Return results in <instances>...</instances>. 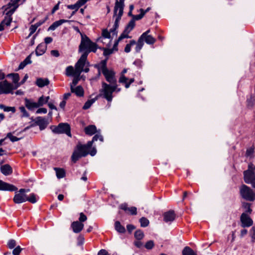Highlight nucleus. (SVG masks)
Returning a JSON list of instances; mask_svg holds the SVG:
<instances>
[{"label":"nucleus","mask_w":255,"mask_h":255,"mask_svg":"<svg viewBox=\"0 0 255 255\" xmlns=\"http://www.w3.org/2000/svg\"><path fill=\"white\" fill-rule=\"evenodd\" d=\"M17 190V187L13 185L7 183L0 180V190L14 191Z\"/></svg>","instance_id":"15"},{"label":"nucleus","mask_w":255,"mask_h":255,"mask_svg":"<svg viewBox=\"0 0 255 255\" xmlns=\"http://www.w3.org/2000/svg\"><path fill=\"white\" fill-rule=\"evenodd\" d=\"M14 89L12 84L8 83L7 80L0 82V94H9Z\"/></svg>","instance_id":"11"},{"label":"nucleus","mask_w":255,"mask_h":255,"mask_svg":"<svg viewBox=\"0 0 255 255\" xmlns=\"http://www.w3.org/2000/svg\"><path fill=\"white\" fill-rule=\"evenodd\" d=\"M81 40L79 46V51H84L83 54H86L87 56L91 52H96L99 48L98 45L92 42L86 35L81 33Z\"/></svg>","instance_id":"3"},{"label":"nucleus","mask_w":255,"mask_h":255,"mask_svg":"<svg viewBox=\"0 0 255 255\" xmlns=\"http://www.w3.org/2000/svg\"><path fill=\"white\" fill-rule=\"evenodd\" d=\"M95 67L98 68L99 73L100 72H102L106 81L109 83L110 85H115V83L117 82L115 77V73L107 68L106 60L102 61L100 65H96Z\"/></svg>","instance_id":"5"},{"label":"nucleus","mask_w":255,"mask_h":255,"mask_svg":"<svg viewBox=\"0 0 255 255\" xmlns=\"http://www.w3.org/2000/svg\"><path fill=\"white\" fill-rule=\"evenodd\" d=\"M30 191V189H20L18 192H16L13 197V202L16 204H20L28 201L32 202V196H27L26 192Z\"/></svg>","instance_id":"8"},{"label":"nucleus","mask_w":255,"mask_h":255,"mask_svg":"<svg viewBox=\"0 0 255 255\" xmlns=\"http://www.w3.org/2000/svg\"><path fill=\"white\" fill-rule=\"evenodd\" d=\"M84 4L85 3L82 0H78L74 4L68 5L67 7L68 9L77 11L81 6Z\"/></svg>","instance_id":"25"},{"label":"nucleus","mask_w":255,"mask_h":255,"mask_svg":"<svg viewBox=\"0 0 255 255\" xmlns=\"http://www.w3.org/2000/svg\"><path fill=\"white\" fill-rule=\"evenodd\" d=\"M0 109L3 110L4 112H11L12 113L15 112V108L14 107H7L3 104H0Z\"/></svg>","instance_id":"36"},{"label":"nucleus","mask_w":255,"mask_h":255,"mask_svg":"<svg viewBox=\"0 0 255 255\" xmlns=\"http://www.w3.org/2000/svg\"><path fill=\"white\" fill-rule=\"evenodd\" d=\"M125 0H116L115 5L114 7V13L115 15L117 14L119 8H124Z\"/></svg>","instance_id":"26"},{"label":"nucleus","mask_w":255,"mask_h":255,"mask_svg":"<svg viewBox=\"0 0 255 255\" xmlns=\"http://www.w3.org/2000/svg\"><path fill=\"white\" fill-rule=\"evenodd\" d=\"M164 221L165 222H172L175 218V214L172 210L169 211L165 213L163 215Z\"/></svg>","instance_id":"18"},{"label":"nucleus","mask_w":255,"mask_h":255,"mask_svg":"<svg viewBox=\"0 0 255 255\" xmlns=\"http://www.w3.org/2000/svg\"><path fill=\"white\" fill-rule=\"evenodd\" d=\"M182 255H197V254L190 247H186L182 251Z\"/></svg>","instance_id":"31"},{"label":"nucleus","mask_w":255,"mask_h":255,"mask_svg":"<svg viewBox=\"0 0 255 255\" xmlns=\"http://www.w3.org/2000/svg\"><path fill=\"white\" fill-rule=\"evenodd\" d=\"M130 31H128L127 29H125L123 32L121 34V35L119 36V41H121L122 39L124 38H129L131 37L129 36L128 34L129 33Z\"/></svg>","instance_id":"37"},{"label":"nucleus","mask_w":255,"mask_h":255,"mask_svg":"<svg viewBox=\"0 0 255 255\" xmlns=\"http://www.w3.org/2000/svg\"><path fill=\"white\" fill-rule=\"evenodd\" d=\"M84 238L82 236H79L77 238V245L78 246H81L84 244Z\"/></svg>","instance_id":"55"},{"label":"nucleus","mask_w":255,"mask_h":255,"mask_svg":"<svg viewBox=\"0 0 255 255\" xmlns=\"http://www.w3.org/2000/svg\"><path fill=\"white\" fill-rule=\"evenodd\" d=\"M6 137H8V138H9V139L12 141V142H14V141H18L19 138L15 136H13L12 133L11 132H8L7 135H6Z\"/></svg>","instance_id":"45"},{"label":"nucleus","mask_w":255,"mask_h":255,"mask_svg":"<svg viewBox=\"0 0 255 255\" xmlns=\"http://www.w3.org/2000/svg\"><path fill=\"white\" fill-rule=\"evenodd\" d=\"M25 106L30 110H32V102L27 99H25Z\"/></svg>","instance_id":"58"},{"label":"nucleus","mask_w":255,"mask_h":255,"mask_svg":"<svg viewBox=\"0 0 255 255\" xmlns=\"http://www.w3.org/2000/svg\"><path fill=\"white\" fill-rule=\"evenodd\" d=\"M92 147V146L88 145V143L86 144H78L77 146V150L82 154L83 157L86 156L89 153L91 155L94 156L96 153V149L93 147L92 149L89 152L88 150Z\"/></svg>","instance_id":"10"},{"label":"nucleus","mask_w":255,"mask_h":255,"mask_svg":"<svg viewBox=\"0 0 255 255\" xmlns=\"http://www.w3.org/2000/svg\"><path fill=\"white\" fill-rule=\"evenodd\" d=\"M242 226L244 228L249 227L253 225V220L246 213H243L241 216Z\"/></svg>","instance_id":"13"},{"label":"nucleus","mask_w":255,"mask_h":255,"mask_svg":"<svg viewBox=\"0 0 255 255\" xmlns=\"http://www.w3.org/2000/svg\"><path fill=\"white\" fill-rule=\"evenodd\" d=\"M134 237L137 240H141L144 237L143 232L140 230H137L134 233Z\"/></svg>","instance_id":"41"},{"label":"nucleus","mask_w":255,"mask_h":255,"mask_svg":"<svg viewBox=\"0 0 255 255\" xmlns=\"http://www.w3.org/2000/svg\"><path fill=\"white\" fill-rule=\"evenodd\" d=\"M16 245V241L13 239L10 240L7 243V247L10 249H13Z\"/></svg>","instance_id":"44"},{"label":"nucleus","mask_w":255,"mask_h":255,"mask_svg":"<svg viewBox=\"0 0 255 255\" xmlns=\"http://www.w3.org/2000/svg\"><path fill=\"white\" fill-rule=\"evenodd\" d=\"M240 193L241 197L247 201H253L255 200V193L254 191L245 184L240 187Z\"/></svg>","instance_id":"9"},{"label":"nucleus","mask_w":255,"mask_h":255,"mask_svg":"<svg viewBox=\"0 0 255 255\" xmlns=\"http://www.w3.org/2000/svg\"><path fill=\"white\" fill-rule=\"evenodd\" d=\"M83 157L77 150H75L72 154L71 158L73 162L75 163L80 158Z\"/></svg>","instance_id":"34"},{"label":"nucleus","mask_w":255,"mask_h":255,"mask_svg":"<svg viewBox=\"0 0 255 255\" xmlns=\"http://www.w3.org/2000/svg\"><path fill=\"white\" fill-rule=\"evenodd\" d=\"M22 249L20 247V246H18L16 248H15L12 251L13 255H19Z\"/></svg>","instance_id":"50"},{"label":"nucleus","mask_w":255,"mask_h":255,"mask_svg":"<svg viewBox=\"0 0 255 255\" xmlns=\"http://www.w3.org/2000/svg\"><path fill=\"white\" fill-rule=\"evenodd\" d=\"M68 20L65 19H60L53 22L48 28V30H54L57 27L64 23L68 22Z\"/></svg>","instance_id":"22"},{"label":"nucleus","mask_w":255,"mask_h":255,"mask_svg":"<svg viewBox=\"0 0 255 255\" xmlns=\"http://www.w3.org/2000/svg\"><path fill=\"white\" fill-rule=\"evenodd\" d=\"M139 222L141 227H147L149 224V220L145 217L141 218L139 219Z\"/></svg>","instance_id":"39"},{"label":"nucleus","mask_w":255,"mask_h":255,"mask_svg":"<svg viewBox=\"0 0 255 255\" xmlns=\"http://www.w3.org/2000/svg\"><path fill=\"white\" fill-rule=\"evenodd\" d=\"M132 215H135L137 214V208L135 207H129L128 211Z\"/></svg>","instance_id":"54"},{"label":"nucleus","mask_w":255,"mask_h":255,"mask_svg":"<svg viewBox=\"0 0 255 255\" xmlns=\"http://www.w3.org/2000/svg\"><path fill=\"white\" fill-rule=\"evenodd\" d=\"M46 50V46L45 44L41 43L38 45L36 50L35 53L37 56H40L43 54Z\"/></svg>","instance_id":"23"},{"label":"nucleus","mask_w":255,"mask_h":255,"mask_svg":"<svg viewBox=\"0 0 255 255\" xmlns=\"http://www.w3.org/2000/svg\"><path fill=\"white\" fill-rule=\"evenodd\" d=\"M45 104V101L44 100V96H42L39 98L37 102H33V108L41 107Z\"/></svg>","instance_id":"29"},{"label":"nucleus","mask_w":255,"mask_h":255,"mask_svg":"<svg viewBox=\"0 0 255 255\" xmlns=\"http://www.w3.org/2000/svg\"><path fill=\"white\" fill-rule=\"evenodd\" d=\"M128 79L126 78L124 75H122L119 79V82L121 83H126Z\"/></svg>","instance_id":"60"},{"label":"nucleus","mask_w":255,"mask_h":255,"mask_svg":"<svg viewBox=\"0 0 255 255\" xmlns=\"http://www.w3.org/2000/svg\"><path fill=\"white\" fill-rule=\"evenodd\" d=\"M136 43L137 42H136L134 40H130L129 43L126 45L125 48V52L129 53L131 50V47L135 44L136 45Z\"/></svg>","instance_id":"35"},{"label":"nucleus","mask_w":255,"mask_h":255,"mask_svg":"<svg viewBox=\"0 0 255 255\" xmlns=\"http://www.w3.org/2000/svg\"><path fill=\"white\" fill-rule=\"evenodd\" d=\"M67 76H73L74 78L73 79L72 83L70 84V89L72 87L74 88L78 83V81L80 80V75H77L75 73H72L70 75H67Z\"/></svg>","instance_id":"28"},{"label":"nucleus","mask_w":255,"mask_h":255,"mask_svg":"<svg viewBox=\"0 0 255 255\" xmlns=\"http://www.w3.org/2000/svg\"><path fill=\"white\" fill-rule=\"evenodd\" d=\"M127 230L129 233H131L133 230L135 229V227L133 225H128L127 226Z\"/></svg>","instance_id":"62"},{"label":"nucleus","mask_w":255,"mask_h":255,"mask_svg":"<svg viewBox=\"0 0 255 255\" xmlns=\"http://www.w3.org/2000/svg\"><path fill=\"white\" fill-rule=\"evenodd\" d=\"M244 181L250 184L255 178V173L254 170H247L244 172Z\"/></svg>","instance_id":"14"},{"label":"nucleus","mask_w":255,"mask_h":255,"mask_svg":"<svg viewBox=\"0 0 255 255\" xmlns=\"http://www.w3.org/2000/svg\"><path fill=\"white\" fill-rule=\"evenodd\" d=\"M32 54H30L23 61L21 62L18 68V70H20L23 69L26 65H27L28 64H29L31 63V56Z\"/></svg>","instance_id":"27"},{"label":"nucleus","mask_w":255,"mask_h":255,"mask_svg":"<svg viewBox=\"0 0 255 255\" xmlns=\"http://www.w3.org/2000/svg\"><path fill=\"white\" fill-rule=\"evenodd\" d=\"M98 139H99L101 141H103V137L102 135L99 133L95 134L93 136L92 140L91 141H89L88 142V145L92 146L93 143L94 141L98 140Z\"/></svg>","instance_id":"30"},{"label":"nucleus","mask_w":255,"mask_h":255,"mask_svg":"<svg viewBox=\"0 0 255 255\" xmlns=\"http://www.w3.org/2000/svg\"><path fill=\"white\" fill-rule=\"evenodd\" d=\"M70 89L71 92L75 93L77 96L82 97L84 95V90L81 86H78L76 88H72V87Z\"/></svg>","instance_id":"24"},{"label":"nucleus","mask_w":255,"mask_h":255,"mask_svg":"<svg viewBox=\"0 0 255 255\" xmlns=\"http://www.w3.org/2000/svg\"><path fill=\"white\" fill-rule=\"evenodd\" d=\"M33 121L34 122L35 125L39 126L40 130H43L46 128L49 124L48 120L42 117H38L33 120Z\"/></svg>","instance_id":"12"},{"label":"nucleus","mask_w":255,"mask_h":255,"mask_svg":"<svg viewBox=\"0 0 255 255\" xmlns=\"http://www.w3.org/2000/svg\"><path fill=\"white\" fill-rule=\"evenodd\" d=\"M133 64L139 68H141L142 66V61L140 59H136Z\"/></svg>","instance_id":"57"},{"label":"nucleus","mask_w":255,"mask_h":255,"mask_svg":"<svg viewBox=\"0 0 255 255\" xmlns=\"http://www.w3.org/2000/svg\"><path fill=\"white\" fill-rule=\"evenodd\" d=\"M121 90V88L118 87L117 82L113 85H110L103 82L102 83V88L100 90L99 96L105 99L108 102L111 103L113 99V94L116 92L118 93Z\"/></svg>","instance_id":"2"},{"label":"nucleus","mask_w":255,"mask_h":255,"mask_svg":"<svg viewBox=\"0 0 255 255\" xmlns=\"http://www.w3.org/2000/svg\"><path fill=\"white\" fill-rule=\"evenodd\" d=\"M111 32L108 31L107 29H105L102 31V36L105 38H111Z\"/></svg>","instance_id":"47"},{"label":"nucleus","mask_w":255,"mask_h":255,"mask_svg":"<svg viewBox=\"0 0 255 255\" xmlns=\"http://www.w3.org/2000/svg\"><path fill=\"white\" fill-rule=\"evenodd\" d=\"M50 52L51 54L55 57H58L59 56V53L58 50H52Z\"/></svg>","instance_id":"64"},{"label":"nucleus","mask_w":255,"mask_h":255,"mask_svg":"<svg viewBox=\"0 0 255 255\" xmlns=\"http://www.w3.org/2000/svg\"><path fill=\"white\" fill-rule=\"evenodd\" d=\"M135 26V22L133 20H130L128 25L126 26L125 29L129 31H131Z\"/></svg>","instance_id":"43"},{"label":"nucleus","mask_w":255,"mask_h":255,"mask_svg":"<svg viewBox=\"0 0 255 255\" xmlns=\"http://www.w3.org/2000/svg\"><path fill=\"white\" fill-rule=\"evenodd\" d=\"M95 101L96 99H92L87 101L83 106V109L84 110L88 109L91 106V105L95 102Z\"/></svg>","instance_id":"40"},{"label":"nucleus","mask_w":255,"mask_h":255,"mask_svg":"<svg viewBox=\"0 0 255 255\" xmlns=\"http://www.w3.org/2000/svg\"><path fill=\"white\" fill-rule=\"evenodd\" d=\"M144 16V13L140 12L139 14L133 15L131 20H133L135 22V20L141 19Z\"/></svg>","instance_id":"49"},{"label":"nucleus","mask_w":255,"mask_h":255,"mask_svg":"<svg viewBox=\"0 0 255 255\" xmlns=\"http://www.w3.org/2000/svg\"><path fill=\"white\" fill-rule=\"evenodd\" d=\"M0 170L1 172L5 176L10 175L12 173V169L8 164L1 166Z\"/></svg>","instance_id":"19"},{"label":"nucleus","mask_w":255,"mask_h":255,"mask_svg":"<svg viewBox=\"0 0 255 255\" xmlns=\"http://www.w3.org/2000/svg\"><path fill=\"white\" fill-rule=\"evenodd\" d=\"M7 77H11L14 83H17L19 80V75L17 73L9 74L7 75Z\"/></svg>","instance_id":"42"},{"label":"nucleus","mask_w":255,"mask_h":255,"mask_svg":"<svg viewBox=\"0 0 255 255\" xmlns=\"http://www.w3.org/2000/svg\"><path fill=\"white\" fill-rule=\"evenodd\" d=\"M149 32L150 30H147L146 31L143 33L139 37L136 43V46L135 48L136 52L138 53L140 51L143 46L144 41L148 44H153L155 43V39L151 35H148Z\"/></svg>","instance_id":"6"},{"label":"nucleus","mask_w":255,"mask_h":255,"mask_svg":"<svg viewBox=\"0 0 255 255\" xmlns=\"http://www.w3.org/2000/svg\"><path fill=\"white\" fill-rule=\"evenodd\" d=\"M71 227L74 233H79L83 229L84 224L79 221H74L72 223Z\"/></svg>","instance_id":"16"},{"label":"nucleus","mask_w":255,"mask_h":255,"mask_svg":"<svg viewBox=\"0 0 255 255\" xmlns=\"http://www.w3.org/2000/svg\"><path fill=\"white\" fill-rule=\"evenodd\" d=\"M254 152V148L253 147L248 149L246 151V155L248 156H251L253 155Z\"/></svg>","instance_id":"56"},{"label":"nucleus","mask_w":255,"mask_h":255,"mask_svg":"<svg viewBox=\"0 0 255 255\" xmlns=\"http://www.w3.org/2000/svg\"><path fill=\"white\" fill-rule=\"evenodd\" d=\"M97 255H109V254L106 250L102 249L99 251Z\"/></svg>","instance_id":"63"},{"label":"nucleus","mask_w":255,"mask_h":255,"mask_svg":"<svg viewBox=\"0 0 255 255\" xmlns=\"http://www.w3.org/2000/svg\"><path fill=\"white\" fill-rule=\"evenodd\" d=\"M50 81L48 78H37L35 81V84L39 88H43L49 84Z\"/></svg>","instance_id":"17"},{"label":"nucleus","mask_w":255,"mask_h":255,"mask_svg":"<svg viewBox=\"0 0 255 255\" xmlns=\"http://www.w3.org/2000/svg\"><path fill=\"white\" fill-rule=\"evenodd\" d=\"M243 206L245 208L247 209L246 212L251 214L252 211V210L250 208V204L249 203H247L244 204Z\"/></svg>","instance_id":"59"},{"label":"nucleus","mask_w":255,"mask_h":255,"mask_svg":"<svg viewBox=\"0 0 255 255\" xmlns=\"http://www.w3.org/2000/svg\"><path fill=\"white\" fill-rule=\"evenodd\" d=\"M87 220V216L83 213H80L79 222L82 223V222L86 221Z\"/></svg>","instance_id":"53"},{"label":"nucleus","mask_w":255,"mask_h":255,"mask_svg":"<svg viewBox=\"0 0 255 255\" xmlns=\"http://www.w3.org/2000/svg\"><path fill=\"white\" fill-rule=\"evenodd\" d=\"M54 170L56 171V176L58 178L60 179L65 177V172L63 169L55 167Z\"/></svg>","instance_id":"32"},{"label":"nucleus","mask_w":255,"mask_h":255,"mask_svg":"<svg viewBox=\"0 0 255 255\" xmlns=\"http://www.w3.org/2000/svg\"><path fill=\"white\" fill-rule=\"evenodd\" d=\"M47 109L44 108H39L36 112V114H46L47 113Z\"/></svg>","instance_id":"61"},{"label":"nucleus","mask_w":255,"mask_h":255,"mask_svg":"<svg viewBox=\"0 0 255 255\" xmlns=\"http://www.w3.org/2000/svg\"><path fill=\"white\" fill-rule=\"evenodd\" d=\"M154 246V242L152 240H150L146 242V243L145 245V247L146 249L150 250L153 248Z\"/></svg>","instance_id":"46"},{"label":"nucleus","mask_w":255,"mask_h":255,"mask_svg":"<svg viewBox=\"0 0 255 255\" xmlns=\"http://www.w3.org/2000/svg\"><path fill=\"white\" fill-rule=\"evenodd\" d=\"M50 129L52 131L56 134L65 133L69 137H71V128L70 125L67 123H61L58 126H51Z\"/></svg>","instance_id":"7"},{"label":"nucleus","mask_w":255,"mask_h":255,"mask_svg":"<svg viewBox=\"0 0 255 255\" xmlns=\"http://www.w3.org/2000/svg\"><path fill=\"white\" fill-rule=\"evenodd\" d=\"M116 230L120 233H124L126 232L125 227L122 226L119 221H116L115 224Z\"/></svg>","instance_id":"33"},{"label":"nucleus","mask_w":255,"mask_h":255,"mask_svg":"<svg viewBox=\"0 0 255 255\" xmlns=\"http://www.w3.org/2000/svg\"><path fill=\"white\" fill-rule=\"evenodd\" d=\"M47 19V17H45L43 19L39 20V21L37 23H36L35 24L33 25V33L35 31L36 29L42 24Z\"/></svg>","instance_id":"38"},{"label":"nucleus","mask_w":255,"mask_h":255,"mask_svg":"<svg viewBox=\"0 0 255 255\" xmlns=\"http://www.w3.org/2000/svg\"><path fill=\"white\" fill-rule=\"evenodd\" d=\"M19 109L20 111L21 112V113L22 114V117H27L29 116V114L26 112L25 108L24 107H23V106L20 107L19 108Z\"/></svg>","instance_id":"52"},{"label":"nucleus","mask_w":255,"mask_h":255,"mask_svg":"<svg viewBox=\"0 0 255 255\" xmlns=\"http://www.w3.org/2000/svg\"><path fill=\"white\" fill-rule=\"evenodd\" d=\"M20 0H10V1L6 5L3 6L2 8L4 10V13L6 16L4 19L0 23V31L4 30V26H9L12 20L11 15L15 10L18 6L17 3Z\"/></svg>","instance_id":"1"},{"label":"nucleus","mask_w":255,"mask_h":255,"mask_svg":"<svg viewBox=\"0 0 255 255\" xmlns=\"http://www.w3.org/2000/svg\"><path fill=\"white\" fill-rule=\"evenodd\" d=\"M250 234L252 238V242H255V227H253L250 230Z\"/></svg>","instance_id":"51"},{"label":"nucleus","mask_w":255,"mask_h":255,"mask_svg":"<svg viewBox=\"0 0 255 255\" xmlns=\"http://www.w3.org/2000/svg\"><path fill=\"white\" fill-rule=\"evenodd\" d=\"M103 50H104V55L105 56H109L110 54H112L114 51V49H108V48H103Z\"/></svg>","instance_id":"48"},{"label":"nucleus","mask_w":255,"mask_h":255,"mask_svg":"<svg viewBox=\"0 0 255 255\" xmlns=\"http://www.w3.org/2000/svg\"><path fill=\"white\" fill-rule=\"evenodd\" d=\"M85 133L89 135H92L98 132L97 128L95 125H89L84 128Z\"/></svg>","instance_id":"20"},{"label":"nucleus","mask_w":255,"mask_h":255,"mask_svg":"<svg viewBox=\"0 0 255 255\" xmlns=\"http://www.w3.org/2000/svg\"><path fill=\"white\" fill-rule=\"evenodd\" d=\"M119 13L118 14L117 13L116 15L114 14V16H116L114 24L113 25L114 27H115L116 28H118L119 26V21L121 19V17L123 14L124 12V8H119L118 9Z\"/></svg>","instance_id":"21"},{"label":"nucleus","mask_w":255,"mask_h":255,"mask_svg":"<svg viewBox=\"0 0 255 255\" xmlns=\"http://www.w3.org/2000/svg\"><path fill=\"white\" fill-rule=\"evenodd\" d=\"M87 56L86 54H83L80 59L78 60L75 65V69H74L72 66H68L66 69V75H70L73 73H75L77 75H80L81 73L83 72V68L86 65H89V63L87 62Z\"/></svg>","instance_id":"4"}]
</instances>
